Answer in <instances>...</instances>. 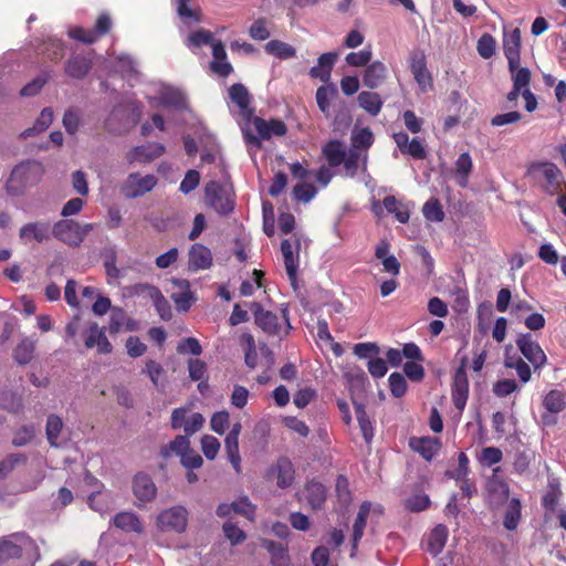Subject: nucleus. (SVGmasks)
Instances as JSON below:
<instances>
[{
    "label": "nucleus",
    "instance_id": "1",
    "mask_svg": "<svg viewBox=\"0 0 566 566\" xmlns=\"http://www.w3.org/2000/svg\"><path fill=\"white\" fill-rule=\"evenodd\" d=\"M41 553L35 541L24 532L0 537V566H35Z\"/></svg>",
    "mask_w": 566,
    "mask_h": 566
},
{
    "label": "nucleus",
    "instance_id": "2",
    "mask_svg": "<svg viewBox=\"0 0 566 566\" xmlns=\"http://www.w3.org/2000/svg\"><path fill=\"white\" fill-rule=\"evenodd\" d=\"M93 228V223L80 224L74 220L63 219L54 223L52 234L67 245L78 247Z\"/></svg>",
    "mask_w": 566,
    "mask_h": 566
},
{
    "label": "nucleus",
    "instance_id": "3",
    "mask_svg": "<svg viewBox=\"0 0 566 566\" xmlns=\"http://www.w3.org/2000/svg\"><path fill=\"white\" fill-rule=\"evenodd\" d=\"M251 310L254 313V318H255L256 325L262 331H264L265 333H268L270 335H277V336H281L282 334L285 335L292 328V326L290 324L289 316H287L289 311H287L286 306L282 308V315L284 318L283 325H281L279 323V317L276 314H274L270 311L263 310L262 306L256 302L251 303Z\"/></svg>",
    "mask_w": 566,
    "mask_h": 566
},
{
    "label": "nucleus",
    "instance_id": "4",
    "mask_svg": "<svg viewBox=\"0 0 566 566\" xmlns=\"http://www.w3.org/2000/svg\"><path fill=\"white\" fill-rule=\"evenodd\" d=\"M253 125L258 133V136L251 134L244 127H242V133L247 145L253 146L255 148L261 147L262 139H269L272 136H283L286 134V126L280 119L265 120L261 117H254Z\"/></svg>",
    "mask_w": 566,
    "mask_h": 566
},
{
    "label": "nucleus",
    "instance_id": "5",
    "mask_svg": "<svg viewBox=\"0 0 566 566\" xmlns=\"http://www.w3.org/2000/svg\"><path fill=\"white\" fill-rule=\"evenodd\" d=\"M206 203L219 214H228L234 208V200L230 189L217 181L207 184L205 188Z\"/></svg>",
    "mask_w": 566,
    "mask_h": 566
},
{
    "label": "nucleus",
    "instance_id": "6",
    "mask_svg": "<svg viewBox=\"0 0 566 566\" xmlns=\"http://www.w3.org/2000/svg\"><path fill=\"white\" fill-rule=\"evenodd\" d=\"M157 185V178L154 175H140L132 172L120 187V193L127 199H135L150 192Z\"/></svg>",
    "mask_w": 566,
    "mask_h": 566
},
{
    "label": "nucleus",
    "instance_id": "7",
    "mask_svg": "<svg viewBox=\"0 0 566 566\" xmlns=\"http://www.w3.org/2000/svg\"><path fill=\"white\" fill-rule=\"evenodd\" d=\"M516 346L521 354L528 360L534 370L543 368L547 357L541 345L534 339L531 333L521 334L516 339Z\"/></svg>",
    "mask_w": 566,
    "mask_h": 566
},
{
    "label": "nucleus",
    "instance_id": "8",
    "mask_svg": "<svg viewBox=\"0 0 566 566\" xmlns=\"http://www.w3.org/2000/svg\"><path fill=\"white\" fill-rule=\"evenodd\" d=\"M188 512L184 506H174L163 511L157 517V526L163 532L181 533L186 530Z\"/></svg>",
    "mask_w": 566,
    "mask_h": 566
},
{
    "label": "nucleus",
    "instance_id": "9",
    "mask_svg": "<svg viewBox=\"0 0 566 566\" xmlns=\"http://www.w3.org/2000/svg\"><path fill=\"white\" fill-rule=\"evenodd\" d=\"M112 27L111 17L107 13H102L96 20L95 29H83L75 27L69 30V36L83 43H94L99 35L106 34Z\"/></svg>",
    "mask_w": 566,
    "mask_h": 566
},
{
    "label": "nucleus",
    "instance_id": "10",
    "mask_svg": "<svg viewBox=\"0 0 566 566\" xmlns=\"http://www.w3.org/2000/svg\"><path fill=\"white\" fill-rule=\"evenodd\" d=\"M268 479L274 480L280 489L290 488L295 479V470L287 457H280L268 470Z\"/></svg>",
    "mask_w": 566,
    "mask_h": 566
},
{
    "label": "nucleus",
    "instance_id": "11",
    "mask_svg": "<svg viewBox=\"0 0 566 566\" xmlns=\"http://www.w3.org/2000/svg\"><path fill=\"white\" fill-rule=\"evenodd\" d=\"M465 361L467 359L463 358L461 366L457 368L454 373L451 392L453 405L460 412L464 410L469 396V380L465 371Z\"/></svg>",
    "mask_w": 566,
    "mask_h": 566
},
{
    "label": "nucleus",
    "instance_id": "12",
    "mask_svg": "<svg viewBox=\"0 0 566 566\" xmlns=\"http://www.w3.org/2000/svg\"><path fill=\"white\" fill-rule=\"evenodd\" d=\"M158 105L175 109H187V96L182 90L170 85H161L157 96L153 98Z\"/></svg>",
    "mask_w": 566,
    "mask_h": 566
},
{
    "label": "nucleus",
    "instance_id": "13",
    "mask_svg": "<svg viewBox=\"0 0 566 566\" xmlns=\"http://www.w3.org/2000/svg\"><path fill=\"white\" fill-rule=\"evenodd\" d=\"M39 171L40 165L36 161H22L12 169L9 182L15 184L17 188H23L35 181Z\"/></svg>",
    "mask_w": 566,
    "mask_h": 566
},
{
    "label": "nucleus",
    "instance_id": "14",
    "mask_svg": "<svg viewBox=\"0 0 566 566\" xmlns=\"http://www.w3.org/2000/svg\"><path fill=\"white\" fill-rule=\"evenodd\" d=\"M230 101L239 108L242 120L249 123L253 116L250 107V94L243 84L237 83L229 88Z\"/></svg>",
    "mask_w": 566,
    "mask_h": 566
},
{
    "label": "nucleus",
    "instance_id": "15",
    "mask_svg": "<svg viewBox=\"0 0 566 566\" xmlns=\"http://www.w3.org/2000/svg\"><path fill=\"white\" fill-rule=\"evenodd\" d=\"M503 51L507 59L509 69L515 67L521 60V31L515 28L510 32H504Z\"/></svg>",
    "mask_w": 566,
    "mask_h": 566
},
{
    "label": "nucleus",
    "instance_id": "16",
    "mask_svg": "<svg viewBox=\"0 0 566 566\" xmlns=\"http://www.w3.org/2000/svg\"><path fill=\"white\" fill-rule=\"evenodd\" d=\"M298 239H296L295 241V248L287 239L281 242V251L284 258L285 270L293 286L295 285L296 282V274L298 269Z\"/></svg>",
    "mask_w": 566,
    "mask_h": 566
},
{
    "label": "nucleus",
    "instance_id": "17",
    "mask_svg": "<svg viewBox=\"0 0 566 566\" xmlns=\"http://www.w3.org/2000/svg\"><path fill=\"white\" fill-rule=\"evenodd\" d=\"M392 138L402 154L409 155L415 159H424L427 157V150L418 138L409 140V136L403 132L395 133Z\"/></svg>",
    "mask_w": 566,
    "mask_h": 566
},
{
    "label": "nucleus",
    "instance_id": "18",
    "mask_svg": "<svg viewBox=\"0 0 566 566\" xmlns=\"http://www.w3.org/2000/svg\"><path fill=\"white\" fill-rule=\"evenodd\" d=\"M166 148L160 143H148L136 146L127 154L129 163H149L165 153Z\"/></svg>",
    "mask_w": 566,
    "mask_h": 566
},
{
    "label": "nucleus",
    "instance_id": "19",
    "mask_svg": "<svg viewBox=\"0 0 566 566\" xmlns=\"http://www.w3.org/2000/svg\"><path fill=\"white\" fill-rule=\"evenodd\" d=\"M51 227L49 222H30L20 228L19 237L24 243L35 241L42 243L50 238Z\"/></svg>",
    "mask_w": 566,
    "mask_h": 566
},
{
    "label": "nucleus",
    "instance_id": "20",
    "mask_svg": "<svg viewBox=\"0 0 566 566\" xmlns=\"http://www.w3.org/2000/svg\"><path fill=\"white\" fill-rule=\"evenodd\" d=\"M409 447L412 451L419 453L424 460L431 461L441 449V441L439 438L433 437H413L409 440Z\"/></svg>",
    "mask_w": 566,
    "mask_h": 566
},
{
    "label": "nucleus",
    "instance_id": "21",
    "mask_svg": "<svg viewBox=\"0 0 566 566\" xmlns=\"http://www.w3.org/2000/svg\"><path fill=\"white\" fill-rule=\"evenodd\" d=\"M85 346L87 348L96 347L98 354H109L113 346L106 337L105 329L99 328L97 323H92L86 331Z\"/></svg>",
    "mask_w": 566,
    "mask_h": 566
},
{
    "label": "nucleus",
    "instance_id": "22",
    "mask_svg": "<svg viewBox=\"0 0 566 566\" xmlns=\"http://www.w3.org/2000/svg\"><path fill=\"white\" fill-rule=\"evenodd\" d=\"M133 492L139 502H149L155 499L157 488L151 478L145 473H138L133 480Z\"/></svg>",
    "mask_w": 566,
    "mask_h": 566
},
{
    "label": "nucleus",
    "instance_id": "23",
    "mask_svg": "<svg viewBox=\"0 0 566 566\" xmlns=\"http://www.w3.org/2000/svg\"><path fill=\"white\" fill-rule=\"evenodd\" d=\"M171 283L179 289L178 292H174L171 294V300L176 304L178 311L187 312L195 301V295L190 290L189 281L172 279Z\"/></svg>",
    "mask_w": 566,
    "mask_h": 566
},
{
    "label": "nucleus",
    "instance_id": "24",
    "mask_svg": "<svg viewBox=\"0 0 566 566\" xmlns=\"http://www.w3.org/2000/svg\"><path fill=\"white\" fill-rule=\"evenodd\" d=\"M410 70L421 92L424 93L432 87V77L422 54L415 55L411 59Z\"/></svg>",
    "mask_w": 566,
    "mask_h": 566
},
{
    "label": "nucleus",
    "instance_id": "25",
    "mask_svg": "<svg viewBox=\"0 0 566 566\" xmlns=\"http://www.w3.org/2000/svg\"><path fill=\"white\" fill-rule=\"evenodd\" d=\"M189 269L191 271L207 270L212 265V253L207 247L195 243L189 251Z\"/></svg>",
    "mask_w": 566,
    "mask_h": 566
},
{
    "label": "nucleus",
    "instance_id": "26",
    "mask_svg": "<svg viewBox=\"0 0 566 566\" xmlns=\"http://www.w3.org/2000/svg\"><path fill=\"white\" fill-rule=\"evenodd\" d=\"M388 70L386 65L380 61H374L367 65L364 75V86L374 90L379 87L387 78Z\"/></svg>",
    "mask_w": 566,
    "mask_h": 566
},
{
    "label": "nucleus",
    "instance_id": "27",
    "mask_svg": "<svg viewBox=\"0 0 566 566\" xmlns=\"http://www.w3.org/2000/svg\"><path fill=\"white\" fill-rule=\"evenodd\" d=\"M212 56L211 70L216 74L226 77L232 72V65L227 61V53L224 45L219 40L211 42Z\"/></svg>",
    "mask_w": 566,
    "mask_h": 566
},
{
    "label": "nucleus",
    "instance_id": "28",
    "mask_svg": "<svg viewBox=\"0 0 566 566\" xmlns=\"http://www.w3.org/2000/svg\"><path fill=\"white\" fill-rule=\"evenodd\" d=\"M337 56L338 54L336 52L323 53L317 59V64L311 67L310 76L313 78H319L323 82H328Z\"/></svg>",
    "mask_w": 566,
    "mask_h": 566
},
{
    "label": "nucleus",
    "instance_id": "29",
    "mask_svg": "<svg viewBox=\"0 0 566 566\" xmlns=\"http://www.w3.org/2000/svg\"><path fill=\"white\" fill-rule=\"evenodd\" d=\"M304 496L313 510H319L325 504L327 489L323 483L316 480H311L305 485Z\"/></svg>",
    "mask_w": 566,
    "mask_h": 566
},
{
    "label": "nucleus",
    "instance_id": "30",
    "mask_svg": "<svg viewBox=\"0 0 566 566\" xmlns=\"http://www.w3.org/2000/svg\"><path fill=\"white\" fill-rule=\"evenodd\" d=\"M486 494L492 505H500L509 499V484L497 476H492L486 483Z\"/></svg>",
    "mask_w": 566,
    "mask_h": 566
},
{
    "label": "nucleus",
    "instance_id": "31",
    "mask_svg": "<svg viewBox=\"0 0 566 566\" xmlns=\"http://www.w3.org/2000/svg\"><path fill=\"white\" fill-rule=\"evenodd\" d=\"M113 524L116 528L125 533H138L144 530L143 523L134 512H120L113 517Z\"/></svg>",
    "mask_w": 566,
    "mask_h": 566
},
{
    "label": "nucleus",
    "instance_id": "32",
    "mask_svg": "<svg viewBox=\"0 0 566 566\" xmlns=\"http://www.w3.org/2000/svg\"><path fill=\"white\" fill-rule=\"evenodd\" d=\"M371 510V503L370 502H363L359 506L357 516L355 518L354 525H353V554L357 549L358 543L364 535V531L367 524V517Z\"/></svg>",
    "mask_w": 566,
    "mask_h": 566
},
{
    "label": "nucleus",
    "instance_id": "33",
    "mask_svg": "<svg viewBox=\"0 0 566 566\" xmlns=\"http://www.w3.org/2000/svg\"><path fill=\"white\" fill-rule=\"evenodd\" d=\"M368 154L366 151H361L359 149L349 148L345 154V160L343 161L346 174L349 177H354L357 174L359 164H361V169L365 171L367 169Z\"/></svg>",
    "mask_w": 566,
    "mask_h": 566
},
{
    "label": "nucleus",
    "instance_id": "34",
    "mask_svg": "<svg viewBox=\"0 0 566 566\" xmlns=\"http://www.w3.org/2000/svg\"><path fill=\"white\" fill-rule=\"evenodd\" d=\"M322 153L331 167H338L345 160L346 149L340 140L333 139L323 146Z\"/></svg>",
    "mask_w": 566,
    "mask_h": 566
},
{
    "label": "nucleus",
    "instance_id": "35",
    "mask_svg": "<svg viewBox=\"0 0 566 566\" xmlns=\"http://www.w3.org/2000/svg\"><path fill=\"white\" fill-rule=\"evenodd\" d=\"M92 67V61L84 55L72 56L65 66V72L73 78L81 80L87 75Z\"/></svg>",
    "mask_w": 566,
    "mask_h": 566
},
{
    "label": "nucleus",
    "instance_id": "36",
    "mask_svg": "<svg viewBox=\"0 0 566 566\" xmlns=\"http://www.w3.org/2000/svg\"><path fill=\"white\" fill-rule=\"evenodd\" d=\"M504 366L514 369L522 384H527L532 378L531 366L518 355H505Z\"/></svg>",
    "mask_w": 566,
    "mask_h": 566
},
{
    "label": "nucleus",
    "instance_id": "37",
    "mask_svg": "<svg viewBox=\"0 0 566 566\" xmlns=\"http://www.w3.org/2000/svg\"><path fill=\"white\" fill-rule=\"evenodd\" d=\"M358 105L369 115L376 116L380 113L384 102L378 93L363 91L357 97Z\"/></svg>",
    "mask_w": 566,
    "mask_h": 566
},
{
    "label": "nucleus",
    "instance_id": "38",
    "mask_svg": "<svg viewBox=\"0 0 566 566\" xmlns=\"http://www.w3.org/2000/svg\"><path fill=\"white\" fill-rule=\"evenodd\" d=\"M382 205L388 213L394 214L400 223H407L410 218V209L407 203L396 199L394 196L384 198Z\"/></svg>",
    "mask_w": 566,
    "mask_h": 566
},
{
    "label": "nucleus",
    "instance_id": "39",
    "mask_svg": "<svg viewBox=\"0 0 566 566\" xmlns=\"http://www.w3.org/2000/svg\"><path fill=\"white\" fill-rule=\"evenodd\" d=\"M262 545L271 555V563L273 566H289L290 557L286 547L281 543H275L270 539H264Z\"/></svg>",
    "mask_w": 566,
    "mask_h": 566
},
{
    "label": "nucleus",
    "instance_id": "40",
    "mask_svg": "<svg viewBox=\"0 0 566 566\" xmlns=\"http://www.w3.org/2000/svg\"><path fill=\"white\" fill-rule=\"evenodd\" d=\"M189 1L190 0H175L177 13L182 22V27H180L181 32L184 31V27L189 29L200 22L199 12L188 6Z\"/></svg>",
    "mask_w": 566,
    "mask_h": 566
},
{
    "label": "nucleus",
    "instance_id": "41",
    "mask_svg": "<svg viewBox=\"0 0 566 566\" xmlns=\"http://www.w3.org/2000/svg\"><path fill=\"white\" fill-rule=\"evenodd\" d=\"M448 528L442 524H438L430 533L428 538V551L432 555H438L442 552L447 539H448Z\"/></svg>",
    "mask_w": 566,
    "mask_h": 566
},
{
    "label": "nucleus",
    "instance_id": "42",
    "mask_svg": "<svg viewBox=\"0 0 566 566\" xmlns=\"http://www.w3.org/2000/svg\"><path fill=\"white\" fill-rule=\"evenodd\" d=\"M522 517V504L520 499L512 497L504 515L503 525L507 531H515Z\"/></svg>",
    "mask_w": 566,
    "mask_h": 566
},
{
    "label": "nucleus",
    "instance_id": "43",
    "mask_svg": "<svg viewBox=\"0 0 566 566\" xmlns=\"http://www.w3.org/2000/svg\"><path fill=\"white\" fill-rule=\"evenodd\" d=\"M53 122V111L50 107H45L41 111L39 117L36 118L34 125L30 128H27L21 133V136L24 138L35 136L44 130H46Z\"/></svg>",
    "mask_w": 566,
    "mask_h": 566
},
{
    "label": "nucleus",
    "instance_id": "44",
    "mask_svg": "<svg viewBox=\"0 0 566 566\" xmlns=\"http://www.w3.org/2000/svg\"><path fill=\"white\" fill-rule=\"evenodd\" d=\"M124 326L126 327L127 331H133L135 328V323L127 317L124 310L119 307L112 308L108 326L109 333L116 334Z\"/></svg>",
    "mask_w": 566,
    "mask_h": 566
},
{
    "label": "nucleus",
    "instance_id": "45",
    "mask_svg": "<svg viewBox=\"0 0 566 566\" xmlns=\"http://www.w3.org/2000/svg\"><path fill=\"white\" fill-rule=\"evenodd\" d=\"M356 418L366 443H370L374 438V423L367 415L363 403H355Z\"/></svg>",
    "mask_w": 566,
    "mask_h": 566
},
{
    "label": "nucleus",
    "instance_id": "46",
    "mask_svg": "<svg viewBox=\"0 0 566 566\" xmlns=\"http://www.w3.org/2000/svg\"><path fill=\"white\" fill-rule=\"evenodd\" d=\"M36 340L31 337H24L14 348V360L20 365H27L33 358Z\"/></svg>",
    "mask_w": 566,
    "mask_h": 566
},
{
    "label": "nucleus",
    "instance_id": "47",
    "mask_svg": "<svg viewBox=\"0 0 566 566\" xmlns=\"http://www.w3.org/2000/svg\"><path fill=\"white\" fill-rule=\"evenodd\" d=\"M543 406L551 413H559L566 406V394L558 389L548 391L544 397Z\"/></svg>",
    "mask_w": 566,
    "mask_h": 566
},
{
    "label": "nucleus",
    "instance_id": "48",
    "mask_svg": "<svg viewBox=\"0 0 566 566\" xmlns=\"http://www.w3.org/2000/svg\"><path fill=\"white\" fill-rule=\"evenodd\" d=\"M473 164L469 153H462L455 161V176L459 186L467 187L469 175L472 170Z\"/></svg>",
    "mask_w": 566,
    "mask_h": 566
},
{
    "label": "nucleus",
    "instance_id": "49",
    "mask_svg": "<svg viewBox=\"0 0 566 566\" xmlns=\"http://www.w3.org/2000/svg\"><path fill=\"white\" fill-rule=\"evenodd\" d=\"M350 142L352 149H359L367 153L368 148H370L374 143V134L368 127L355 129L352 133Z\"/></svg>",
    "mask_w": 566,
    "mask_h": 566
},
{
    "label": "nucleus",
    "instance_id": "50",
    "mask_svg": "<svg viewBox=\"0 0 566 566\" xmlns=\"http://www.w3.org/2000/svg\"><path fill=\"white\" fill-rule=\"evenodd\" d=\"M264 49L266 53L282 60H287L296 55V50L292 45L279 40L269 41Z\"/></svg>",
    "mask_w": 566,
    "mask_h": 566
},
{
    "label": "nucleus",
    "instance_id": "51",
    "mask_svg": "<svg viewBox=\"0 0 566 566\" xmlns=\"http://www.w3.org/2000/svg\"><path fill=\"white\" fill-rule=\"evenodd\" d=\"M534 168L538 169L542 172L543 177L547 181V187L545 188V190L552 193L553 190L551 189V187L555 188L559 184L558 179L560 176V170L558 169V167L553 163H542L534 166Z\"/></svg>",
    "mask_w": 566,
    "mask_h": 566
},
{
    "label": "nucleus",
    "instance_id": "52",
    "mask_svg": "<svg viewBox=\"0 0 566 566\" xmlns=\"http://www.w3.org/2000/svg\"><path fill=\"white\" fill-rule=\"evenodd\" d=\"M224 447L228 459L237 473L241 472V457L239 451V437L227 434Z\"/></svg>",
    "mask_w": 566,
    "mask_h": 566
},
{
    "label": "nucleus",
    "instance_id": "53",
    "mask_svg": "<svg viewBox=\"0 0 566 566\" xmlns=\"http://www.w3.org/2000/svg\"><path fill=\"white\" fill-rule=\"evenodd\" d=\"M190 447V441L187 436H177L171 442L164 446L160 454L164 458H169L172 454L181 457Z\"/></svg>",
    "mask_w": 566,
    "mask_h": 566
},
{
    "label": "nucleus",
    "instance_id": "54",
    "mask_svg": "<svg viewBox=\"0 0 566 566\" xmlns=\"http://www.w3.org/2000/svg\"><path fill=\"white\" fill-rule=\"evenodd\" d=\"M337 95V88L334 84L319 86L316 91V103L319 111L328 114L331 109V99Z\"/></svg>",
    "mask_w": 566,
    "mask_h": 566
},
{
    "label": "nucleus",
    "instance_id": "55",
    "mask_svg": "<svg viewBox=\"0 0 566 566\" xmlns=\"http://www.w3.org/2000/svg\"><path fill=\"white\" fill-rule=\"evenodd\" d=\"M213 41L212 33L208 30H198L188 34L185 39V45L195 52L203 45H210Z\"/></svg>",
    "mask_w": 566,
    "mask_h": 566
},
{
    "label": "nucleus",
    "instance_id": "56",
    "mask_svg": "<svg viewBox=\"0 0 566 566\" xmlns=\"http://www.w3.org/2000/svg\"><path fill=\"white\" fill-rule=\"evenodd\" d=\"M232 509L235 514L242 515L249 521L255 517L256 506L249 500L247 495L239 496L232 502Z\"/></svg>",
    "mask_w": 566,
    "mask_h": 566
},
{
    "label": "nucleus",
    "instance_id": "57",
    "mask_svg": "<svg viewBox=\"0 0 566 566\" xmlns=\"http://www.w3.org/2000/svg\"><path fill=\"white\" fill-rule=\"evenodd\" d=\"M63 428L62 419L55 415H50L46 420V438L52 447H57V439Z\"/></svg>",
    "mask_w": 566,
    "mask_h": 566
},
{
    "label": "nucleus",
    "instance_id": "58",
    "mask_svg": "<svg viewBox=\"0 0 566 566\" xmlns=\"http://www.w3.org/2000/svg\"><path fill=\"white\" fill-rule=\"evenodd\" d=\"M512 75L513 86L521 90H530L531 71L527 67L520 66V63L513 69H509Z\"/></svg>",
    "mask_w": 566,
    "mask_h": 566
},
{
    "label": "nucleus",
    "instance_id": "59",
    "mask_svg": "<svg viewBox=\"0 0 566 566\" xmlns=\"http://www.w3.org/2000/svg\"><path fill=\"white\" fill-rule=\"evenodd\" d=\"M373 52L370 48H365L358 52H350L345 56V62L349 66L359 67L370 64Z\"/></svg>",
    "mask_w": 566,
    "mask_h": 566
},
{
    "label": "nucleus",
    "instance_id": "60",
    "mask_svg": "<svg viewBox=\"0 0 566 566\" xmlns=\"http://www.w3.org/2000/svg\"><path fill=\"white\" fill-rule=\"evenodd\" d=\"M424 218L432 222H441L444 218V212L438 199L428 200L422 208Z\"/></svg>",
    "mask_w": 566,
    "mask_h": 566
},
{
    "label": "nucleus",
    "instance_id": "61",
    "mask_svg": "<svg viewBox=\"0 0 566 566\" xmlns=\"http://www.w3.org/2000/svg\"><path fill=\"white\" fill-rule=\"evenodd\" d=\"M502 459L503 452L496 447L483 448L480 455L478 457L479 462L488 468L500 463Z\"/></svg>",
    "mask_w": 566,
    "mask_h": 566
},
{
    "label": "nucleus",
    "instance_id": "62",
    "mask_svg": "<svg viewBox=\"0 0 566 566\" xmlns=\"http://www.w3.org/2000/svg\"><path fill=\"white\" fill-rule=\"evenodd\" d=\"M317 190L312 184L300 182L293 188V197L298 202L307 203L316 196Z\"/></svg>",
    "mask_w": 566,
    "mask_h": 566
},
{
    "label": "nucleus",
    "instance_id": "63",
    "mask_svg": "<svg viewBox=\"0 0 566 566\" xmlns=\"http://www.w3.org/2000/svg\"><path fill=\"white\" fill-rule=\"evenodd\" d=\"M62 123L67 134H76L81 125V112L76 108L66 109Z\"/></svg>",
    "mask_w": 566,
    "mask_h": 566
},
{
    "label": "nucleus",
    "instance_id": "64",
    "mask_svg": "<svg viewBox=\"0 0 566 566\" xmlns=\"http://www.w3.org/2000/svg\"><path fill=\"white\" fill-rule=\"evenodd\" d=\"M40 51L41 54H45L51 61H57L64 55L63 43L59 39H50Z\"/></svg>",
    "mask_w": 566,
    "mask_h": 566
}]
</instances>
